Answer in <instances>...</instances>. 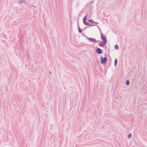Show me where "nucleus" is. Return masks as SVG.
<instances>
[{"mask_svg": "<svg viewBox=\"0 0 147 147\" xmlns=\"http://www.w3.org/2000/svg\"><path fill=\"white\" fill-rule=\"evenodd\" d=\"M100 32L101 38L102 40V42L100 43L98 45L100 46L103 47L106 44L107 42V38L102 33L101 31H100Z\"/></svg>", "mask_w": 147, "mask_h": 147, "instance_id": "1", "label": "nucleus"}, {"mask_svg": "<svg viewBox=\"0 0 147 147\" xmlns=\"http://www.w3.org/2000/svg\"><path fill=\"white\" fill-rule=\"evenodd\" d=\"M88 16V15L87 14L86 15H85L84 18H83V22L84 24L85 25L89 26H92L94 25L93 24H90L89 23L87 22L86 21V19L87 18Z\"/></svg>", "mask_w": 147, "mask_h": 147, "instance_id": "2", "label": "nucleus"}, {"mask_svg": "<svg viewBox=\"0 0 147 147\" xmlns=\"http://www.w3.org/2000/svg\"><path fill=\"white\" fill-rule=\"evenodd\" d=\"M100 63L101 64L105 65L107 60V57H105L103 58L102 57H100Z\"/></svg>", "mask_w": 147, "mask_h": 147, "instance_id": "3", "label": "nucleus"}, {"mask_svg": "<svg viewBox=\"0 0 147 147\" xmlns=\"http://www.w3.org/2000/svg\"><path fill=\"white\" fill-rule=\"evenodd\" d=\"M86 38L88 39V40L92 41L93 42H96L97 41L95 38H88L86 36Z\"/></svg>", "mask_w": 147, "mask_h": 147, "instance_id": "4", "label": "nucleus"}, {"mask_svg": "<svg viewBox=\"0 0 147 147\" xmlns=\"http://www.w3.org/2000/svg\"><path fill=\"white\" fill-rule=\"evenodd\" d=\"M96 52L98 54H100L102 53V50L100 48H97L96 49Z\"/></svg>", "mask_w": 147, "mask_h": 147, "instance_id": "5", "label": "nucleus"}, {"mask_svg": "<svg viewBox=\"0 0 147 147\" xmlns=\"http://www.w3.org/2000/svg\"><path fill=\"white\" fill-rule=\"evenodd\" d=\"M89 22H90L91 23H94L96 24H99V23L97 22H95L93 21V20L92 19H89L88 20Z\"/></svg>", "mask_w": 147, "mask_h": 147, "instance_id": "6", "label": "nucleus"}, {"mask_svg": "<svg viewBox=\"0 0 147 147\" xmlns=\"http://www.w3.org/2000/svg\"><path fill=\"white\" fill-rule=\"evenodd\" d=\"M18 2L20 3H23L24 4L26 3V1L25 0H22L19 1Z\"/></svg>", "mask_w": 147, "mask_h": 147, "instance_id": "7", "label": "nucleus"}, {"mask_svg": "<svg viewBox=\"0 0 147 147\" xmlns=\"http://www.w3.org/2000/svg\"><path fill=\"white\" fill-rule=\"evenodd\" d=\"M78 29L79 32V33H81L82 31V30L81 28H80L79 25L78 26Z\"/></svg>", "mask_w": 147, "mask_h": 147, "instance_id": "8", "label": "nucleus"}, {"mask_svg": "<svg viewBox=\"0 0 147 147\" xmlns=\"http://www.w3.org/2000/svg\"><path fill=\"white\" fill-rule=\"evenodd\" d=\"M111 60H110L109 62L108 63V64L107 65L108 67H109L110 66V65H111Z\"/></svg>", "mask_w": 147, "mask_h": 147, "instance_id": "9", "label": "nucleus"}, {"mask_svg": "<svg viewBox=\"0 0 147 147\" xmlns=\"http://www.w3.org/2000/svg\"><path fill=\"white\" fill-rule=\"evenodd\" d=\"M117 59H115L114 61V65L115 66H116L117 65Z\"/></svg>", "mask_w": 147, "mask_h": 147, "instance_id": "10", "label": "nucleus"}, {"mask_svg": "<svg viewBox=\"0 0 147 147\" xmlns=\"http://www.w3.org/2000/svg\"><path fill=\"white\" fill-rule=\"evenodd\" d=\"M114 48L115 49H118L119 48V46L118 45H115V46H114Z\"/></svg>", "mask_w": 147, "mask_h": 147, "instance_id": "11", "label": "nucleus"}, {"mask_svg": "<svg viewBox=\"0 0 147 147\" xmlns=\"http://www.w3.org/2000/svg\"><path fill=\"white\" fill-rule=\"evenodd\" d=\"M125 83L128 86L129 84V82L128 80H126L125 81Z\"/></svg>", "mask_w": 147, "mask_h": 147, "instance_id": "12", "label": "nucleus"}, {"mask_svg": "<svg viewBox=\"0 0 147 147\" xmlns=\"http://www.w3.org/2000/svg\"><path fill=\"white\" fill-rule=\"evenodd\" d=\"M132 136V134H129L128 135V136H127V138H130Z\"/></svg>", "mask_w": 147, "mask_h": 147, "instance_id": "13", "label": "nucleus"}, {"mask_svg": "<svg viewBox=\"0 0 147 147\" xmlns=\"http://www.w3.org/2000/svg\"><path fill=\"white\" fill-rule=\"evenodd\" d=\"M94 2V1H91L90 2V3H93V2Z\"/></svg>", "mask_w": 147, "mask_h": 147, "instance_id": "14", "label": "nucleus"}, {"mask_svg": "<svg viewBox=\"0 0 147 147\" xmlns=\"http://www.w3.org/2000/svg\"><path fill=\"white\" fill-rule=\"evenodd\" d=\"M51 72H50H50H49V74H51Z\"/></svg>", "mask_w": 147, "mask_h": 147, "instance_id": "15", "label": "nucleus"}]
</instances>
